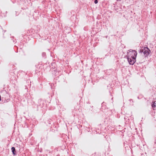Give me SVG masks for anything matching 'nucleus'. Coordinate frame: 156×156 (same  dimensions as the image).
Instances as JSON below:
<instances>
[{
  "label": "nucleus",
  "instance_id": "nucleus-5",
  "mask_svg": "<svg viewBox=\"0 0 156 156\" xmlns=\"http://www.w3.org/2000/svg\"><path fill=\"white\" fill-rule=\"evenodd\" d=\"M12 152L14 155H16L17 154L15 148L14 147H12L11 148Z\"/></svg>",
  "mask_w": 156,
  "mask_h": 156
},
{
  "label": "nucleus",
  "instance_id": "nucleus-12",
  "mask_svg": "<svg viewBox=\"0 0 156 156\" xmlns=\"http://www.w3.org/2000/svg\"><path fill=\"white\" fill-rule=\"evenodd\" d=\"M121 0H116L117 1H120Z\"/></svg>",
  "mask_w": 156,
  "mask_h": 156
},
{
  "label": "nucleus",
  "instance_id": "nucleus-9",
  "mask_svg": "<svg viewBox=\"0 0 156 156\" xmlns=\"http://www.w3.org/2000/svg\"><path fill=\"white\" fill-rule=\"evenodd\" d=\"M94 2L95 4H96L98 3V1L97 0H95Z\"/></svg>",
  "mask_w": 156,
  "mask_h": 156
},
{
  "label": "nucleus",
  "instance_id": "nucleus-10",
  "mask_svg": "<svg viewBox=\"0 0 156 156\" xmlns=\"http://www.w3.org/2000/svg\"><path fill=\"white\" fill-rule=\"evenodd\" d=\"M104 102H103V103H102L101 104V105H102V106L103 105H104Z\"/></svg>",
  "mask_w": 156,
  "mask_h": 156
},
{
  "label": "nucleus",
  "instance_id": "nucleus-6",
  "mask_svg": "<svg viewBox=\"0 0 156 156\" xmlns=\"http://www.w3.org/2000/svg\"><path fill=\"white\" fill-rule=\"evenodd\" d=\"M151 106L154 110L155 109H155H156V102L155 101L154 102H152L151 104Z\"/></svg>",
  "mask_w": 156,
  "mask_h": 156
},
{
  "label": "nucleus",
  "instance_id": "nucleus-3",
  "mask_svg": "<svg viewBox=\"0 0 156 156\" xmlns=\"http://www.w3.org/2000/svg\"><path fill=\"white\" fill-rule=\"evenodd\" d=\"M127 60L129 62V63L130 65H133L135 62L136 61V58L134 57L133 58H132L130 57H127Z\"/></svg>",
  "mask_w": 156,
  "mask_h": 156
},
{
  "label": "nucleus",
  "instance_id": "nucleus-2",
  "mask_svg": "<svg viewBox=\"0 0 156 156\" xmlns=\"http://www.w3.org/2000/svg\"><path fill=\"white\" fill-rule=\"evenodd\" d=\"M140 51L143 52L145 57H147L151 52L150 50L147 47H144L143 49H140Z\"/></svg>",
  "mask_w": 156,
  "mask_h": 156
},
{
  "label": "nucleus",
  "instance_id": "nucleus-1",
  "mask_svg": "<svg viewBox=\"0 0 156 156\" xmlns=\"http://www.w3.org/2000/svg\"><path fill=\"white\" fill-rule=\"evenodd\" d=\"M128 51L127 53L126 57L136 58L137 53L136 51L130 49Z\"/></svg>",
  "mask_w": 156,
  "mask_h": 156
},
{
  "label": "nucleus",
  "instance_id": "nucleus-7",
  "mask_svg": "<svg viewBox=\"0 0 156 156\" xmlns=\"http://www.w3.org/2000/svg\"><path fill=\"white\" fill-rule=\"evenodd\" d=\"M42 56L43 58H45L46 57V54L45 52H42Z\"/></svg>",
  "mask_w": 156,
  "mask_h": 156
},
{
  "label": "nucleus",
  "instance_id": "nucleus-4",
  "mask_svg": "<svg viewBox=\"0 0 156 156\" xmlns=\"http://www.w3.org/2000/svg\"><path fill=\"white\" fill-rule=\"evenodd\" d=\"M38 105L40 106L41 107H43L44 105V101L42 100L41 99H39L38 100Z\"/></svg>",
  "mask_w": 156,
  "mask_h": 156
},
{
  "label": "nucleus",
  "instance_id": "nucleus-11",
  "mask_svg": "<svg viewBox=\"0 0 156 156\" xmlns=\"http://www.w3.org/2000/svg\"><path fill=\"white\" fill-rule=\"evenodd\" d=\"M129 101H130V102H131V101H132L133 102V100L132 99H130Z\"/></svg>",
  "mask_w": 156,
  "mask_h": 156
},
{
  "label": "nucleus",
  "instance_id": "nucleus-8",
  "mask_svg": "<svg viewBox=\"0 0 156 156\" xmlns=\"http://www.w3.org/2000/svg\"><path fill=\"white\" fill-rule=\"evenodd\" d=\"M51 119H49V120H48V123L49 124H51Z\"/></svg>",
  "mask_w": 156,
  "mask_h": 156
}]
</instances>
